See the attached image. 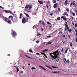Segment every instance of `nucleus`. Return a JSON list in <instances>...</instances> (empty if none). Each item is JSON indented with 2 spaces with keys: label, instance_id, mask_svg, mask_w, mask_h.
<instances>
[{
  "label": "nucleus",
  "instance_id": "obj_27",
  "mask_svg": "<svg viewBox=\"0 0 77 77\" xmlns=\"http://www.w3.org/2000/svg\"><path fill=\"white\" fill-rule=\"evenodd\" d=\"M72 15L74 17H75V14L74 13H72Z\"/></svg>",
  "mask_w": 77,
  "mask_h": 77
},
{
  "label": "nucleus",
  "instance_id": "obj_50",
  "mask_svg": "<svg viewBox=\"0 0 77 77\" xmlns=\"http://www.w3.org/2000/svg\"><path fill=\"white\" fill-rule=\"evenodd\" d=\"M65 36H66V35H63V38H65Z\"/></svg>",
  "mask_w": 77,
  "mask_h": 77
},
{
  "label": "nucleus",
  "instance_id": "obj_22",
  "mask_svg": "<svg viewBox=\"0 0 77 77\" xmlns=\"http://www.w3.org/2000/svg\"><path fill=\"white\" fill-rule=\"evenodd\" d=\"M25 56H26V57H28L29 59H32V58L28 56L27 55H25Z\"/></svg>",
  "mask_w": 77,
  "mask_h": 77
},
{
  "label": "nucleus",
  "instance_id": "obj_13",
  "mask_svg": "<svg viewBox=\"0 0 77 77\" xmlns=\"http://www.w3.org/2000/svg\"><path fill=\"white\" fill-rule=\"evenodd\" d=\"M8 23L9 24H11L12 23H11V21L9 20L8 21Z\"/></svg>",
  "mask_w": 77,
  "mask_h": 77
},
{
  "label": "nucleus",
  "instance_id": "obj_53",
  "mask_svg": "<svg viewBox=\"0 0 77 77\" xmlns=\"http://www.w3.org/2000/svg\"><path fill=\"white\" fill-rule=\"evenodd\" d=\"M42 24H43V25H45V23H44V22H42Z\"/></svg>",
  "mask_w": 77,
  "mask_h": 77
},
{
  "label": "nucleus",
  "instance_id": "obj_3",
  "mask_svg": "<svg viewBox=\"0 0 77 77\" xmlns=\"http://www.w3.org/2000/svg\"><path fill=\"white\" fill-rule=\"evenodd\" d=\"M5 12L6 13V14H8V13H9L11 14H13V13L12 12V11H9L8 10H5Z\"/></svg>",
  "mask_w": 77,
  "mask_h": 77
},
{
  "label": "nucleus",
  "instance_id": "obj_16",
  "mask_svg": "<svg viewBox=\"0 0 77 77\" xmlns=\"http://www.w3.org/2000/svg\"><path fill=\"white\" fill-rule=\"evenodd\" d=\"M52 72L53 73H59V72H60V71L53 72L52 71Z\"/></svg>",
  "mask_w": 77,
  "mask_h": 77
},
{
  "label": "nucleus",
  "instance_id": "obj_32",
  "mask_svg": "<svg viewBox=\"0 0 77 77\" xmlns=\"http://www.w3.org/2000/svg\"><path fill=\"white\" fill-rule=\"evenodd\" d=\"M68 48H67L66 50H65V53H67V51H68Z\"/></svg>",
  "mask_w": 77,
  "mask_h": 77
},
{
  "label": "nucleus",
  "instance_id": "obj_2",
  "mask_svg": "<svg viewBox=\"0 0 77 77\" xmlns=\"http://www.w3.org/2000/svg\"><path fill=\"white\" fill-rule=\"evenodd\" d=\"M28 22V18H27V20H26V19L24 18H23L22 20V23L23 24H24V23H26V22Z\"/></svg>",
  "mask_w": 77,
  "mask_h": 77
},
{
  "label": "nucleus",
  "instance_id": "obj_18",
  "mask_svg": "<svg viewBox=\"0 0 77 77\" xmlns=\"http://www.w3.org/2000/svg\"><path fill=\"white\" fill-rule=\"evenodd\" d=\"M33 29H35V28H36L37 27V25H35L34 26H33Z\"/></svg>",
  "mask_w": 77,
  "mask_h": 77
},
{
  "label": "nucleus",
  "instance_id": "obj_12",
  "mask_svg": "<svg viewBox=\"0 0 77 77\" xmlns=\"http://www.w3.org/2000/svg\"><path fill=\"white\" fill-rule=\"evenodd\" d=\"M29 5H26L25 7V9H28V8H29Z\"/></svg>",
  "mask_w": 77,
  "mask_h": 77
},
{
  "label": "nucleus",
  "instance_id": "obj_24",
  "mask_svg": "<svg viewBox=\"0 0 77 77\" xmlns=\"http://www.w3.org/2000/svg\"><path fill=\"white\" fill-rule=\"evenodd\" d=\"M5 21H6V22H8V18L6 17H5Z\"/></svg>",
  "mask_w": 77,
  "mask_h": 77
},
{
  "label": "nucleus",
  "instance_id": "obj_15",
  "mask_svg": "<svg viewBox=\"0 0 77 77\" xmlns=\"http://www.w3.org/2000/svg\"><path fill=\"white\" fill-rule=\"evenodd\" d=\"M38 2L40 4H43V2L42 1H40L39 0L38 1Z\"/></svg>",
  "mask_w": 77,
  "mask_h": 77
},
{
  "label": "nucleus",
  "instance_id": "obj_6",
  "mask_svg": "<svg viewBox=\"0 0 77 77\" xmlns=\"http://www.w3.org/2000/svg\"><path fill=\"white\" fill-rule=\"evenodd\" d=\"M14 23H15V22H17L18 21V18L17 17H16L15 19L13 20Z\"/></svg>",
  "mask_w": 77,
  "mask_h": 77
},
{
  "label": "nucleus",
  "instance_id": "obj_64",
  "mask_svg": "<svg viewBox=\"0 0 77 77\" xmlns=\"http://www.w3.org/2000/svg\"><path fill=\"white\" fill-rule=\"evenodd\" d=\"M75 35H76V36H77V33H76Z\"/></svg>",
  "mask_w": 77,
  "mask_h": 77
},
{
  "label": "nucleus",
  "instance_id": "obj_28",
  "mask_svg": "<svg viewBox=\"0 0 77 77\" xmlns=\"http://www.w3.org/2000/svg\"><path fill=\"white\" fill-rule=\"evenodd\" d=\"M51 37V35H49L47 36V38H50Z\"/></svg>",
  "mask_w": 77,
  "mask_h": 77
},
{
  "label": "nucleus",
  "instance_id": "obj_11",
  "mask_svg": "<svg viewBox=\"0 0 77 77\" xmlns=\"http://www.w3.org/2000/svg\"><path fill=\"white\" fill-rule=\"evenodd\" d=\"M9 18H11V20H13V16H10L8 19H9Z\"/></svg>",
  "mask_w": 77,
  "mask_h": 77
},
{
  "label": "nucleus",
  "instance_id": "obj_48",
  "mask_svg": "<svg viewBox=\"0 0 77 77\" xmlns=\"http://www.w3.org/2000/svg\"><path fill=\"white\" fill-rule=\"evenodd\" d=\"M36 43H37V44H38V43H39V41H36Z\"/></svg>",
  "mask_w": 77,
  "mask_h": 77
},
{
  "label": "nucleus",
  "instance_id": "obj_49",
  "mask_svg": "<svg viewBox=\"0 0 77 77\" xmlns=\"http://www.w3.org/2000/svg\"><path fill=\"white\" fill-rule=\"evenodd\" d=\"M66 11H67V12H69V9L67 8L66 9Z\"/></svg>",
  "mask_w": 77,
  "mask_h": 77
},
{
  "label": "nucleus",
  "instance_id": "obj_26",
  "mask_svg": "<svg viewBox=\"0 0 77 77\" xmlns=\"http://www.w3.org/2000/svg\"><path fill=\"white\" fill-rule=\"evenodd\" d=\"M21 16H22V13H21L20 14V18L21 19Z\"/></svg>",
  "mask_w": 77,
  "mask_h": 77
},
{
  "label": "nucleus",
  "instance_id": "obj_8",
  "mask_svg": "<svg viewBox=\"0 0 77 77\" xmlns=\"http://www.w3.org/2000/svg\"><path fill=\"white\" fill-rule=\"evenodd\" d=\"M57 4L55 3L54 5V8H57Z\"/></svg>",
  "mask_w": 77,
  "mask_h": 77
},
{
  "label": "nucleus",
  "instance_id": "obj_10",
  "mask_svg": "<svg viewBox=\"0 0 77 77\" xmlns=\"http://www.w3.org/2000/svg\"><path fill=\"white\" fill-rule=\"evenodd\" d=\"M64 5H66V6L67 5H68V0H66L65 1V3H64Z\"/></svg>",
  "mask_w": 77,
  "mask_h": 77
},
{
  "label": "nucleus",
  "instance_id": "obj_31",
  "mask_svg": "<svg viewBox=\"0 0 77 77\" xmlns=\"http://www.w3.org/2000/svg\"><path fill=\"white\" fill-rule=\"evenodd\" d=\"M66 58H64L63 59V60H64V62L65 63V62H66Z\"/></svg>",
  "mask_w": 77,
  "mask_h": 77
},
{
  "label": "nucleus",
  "instance_id": "obj_61",
  "mask_svg": "<svg viewBox=\"0 0 77 77\" xmlns=\"http://www.w3.org/2000/svg\"><path fill=\"white\" fill-rule=\"evenodd\" d=\"M36 54H37V55H39V53H37Z\"/></svg>",
  "mask_w": 77,
  "mask_h": 77
},
{
  "label": "nucleus",
  "instance_id": "obj_56",
  "mask_svg": "<svg viewBox=\"0 0 77 77\" xmlns=\"http://www.w3.org/2000/svg\"><path fill=\"white\" fill-rule=\"evenodd\" d=\"M72 24L73 26H74V23L73 22H72Z\"/></svg>",
  "mask_w": 77,
  "mask_h": 77
},
{
  "label": "nucleus",
  "instance_id": "obj_54",
  "mask_svg": "<svg viewBox=\"0 0 77 77\" xmlns=\"http://www.w3.org/2000/svg\"><path fill=\"white\" fill-rule=\"evenodd\" d=\"M75 27H77V24H75Z\"/></svg>",
  "mask_w": 77,
  "mask_h": 77
},
{
  "label": "nucleus",
  "instance_id": "obj_30",
  "mask_svg": "<svg viewBox=\"0 0 77 77\" xmlns=\"http://www.w3.org/2000/svg\"><path fill=\"white\" fill-rule=\"evenodd\" d=\"M68 25H67L66 27H67V29L68 30V31H69V27L68 26Z\"/></svg>",
  "mask_w": 77,
  "mask_h": 77
},
{
  "label": "nucleus",
  "instance_id": "obj_47",
  "mask_svg": "<svg viewBox=\"0 0 77 77\" xmlns=\"http://www.w3.org/2000/svg\"><path fill=\"white\" fill-rule=\"evenodd\" d=\"M65 31H66V32H67V31L66 30V27H65Z\"/></svg>",
  "mask_w": 77,
  "mask_h": 77
},
{
  "label": "nucleus",
  "instance_id": "obj_33",
  "mask_svg": "<svg viewBox=\"0 0 77 77\" xmlns=\"http://www.w3.org/2000/svg\"><path fill=\"white\" fill-rule=\"evenodd\" d=\"M57 19L59 21V20H60V17H58L57 18Z\"/></svg>",
  "mask_w": 77,
  "mask_h": 77
},
{
  "label": "nucleus",
  "instance_id": "obj_46",
  "mask_svg": "<svg viewBox=\"0 0 77 77\" xmlns=\"http://www.w3.org/2000/svg\"><path fill=\"white\" fill-rule=\"evenodd\" d=\"M70 46H72V43L71 42L70 44Z\"/></svg>",
  "mask_w": 77,
  "mask_h": 77
},
{
  "label": "nucleus",
  "instance_id": "obj_9",
  "mask_svg": "<svg viewBox=\"0 0 77 77\" xmlns=\"http://www.w3.org/2000/svg\"><path fill=\"white\" fill-rule=\"evenodd\" d=\"M45 66H46V67H47V68H49V69H51L52 70L53 69L51 67L48 66H47V65H45Z\"/></svg>",
  "mask_w": 77,
  "mask_h": 77
},
{
  "label": "nucleus",
  "instance_id": "obj_7",
  "mask_svg": "<svg viewBox=\"0 0 77 77\" xmlns=\"http://www.w3.org/2000/svg\"><path fill=\"white\" fill-rule=\"evenodd\" d=\"M52 53H50V56H51V57H52L51 58L52 59L53 58H54V59H56V57H54V56H53V55H52Z\"/></svg>",
  "mask_w": 77,
  "mask_h": 77
},
{
  "label": "nucleus",
  "instance_id": "obj_38",
  "mask_svg": "<svg viewBox=\"0 0 77 77\" xmlns=\"http://www.w3.org/2000/svg\"><path fill=\"white\" fill-rule=\"evenodd\" d=\"M31 69H36V68L35 67H32L31 68Z\"/></svg>",
  "mask_w": 77,
  "mask_h": 77
},
{
  "label": "nucleus",
  "instance_id": "obj_57",
  "mask_svg": "<svg viewBox=\"0 0 77 77\" xmlns=\"http://www.w3.org/2000/svg\"><path fill=\"white\" fill-rule=\"evenodd\" d=\"M75 31L76 32V33H77V29H75Z\"/></svg>",
  "mask_w": 77,
  "mask_h": 77
},
{
  "label": "nucleus",
  "instance_id": "obj_55",
  "mask_svg": "<svg viewBox=\"0 0 77 77\" xmlns=\"http://www.w3.org/2000/svg\"><path fill=\"white\" fill-rule=\"evenodd\" d=\"M0 8H2V9H3V8L2 6H0Z\"/></svg>",
  "mask_w": 77,
  "mask_h": 77
},
{
  "label": "nucleus",
  "instance_id": "obj_19",
  "mask_svg": "<svg viewBox=\"0 0 77 77\" xmlns=\"http://www.w3.org/2000/svg\"><path fill=\"white\" fill-rule=\"evenodd\" d=\"M40 67H41V68H42L43 69H44L45 70H46V69H45V68H44V67H42V66H40Z\"/></svg>",
  "mask_w": 77,
  "mask_h": 77
},
{
  "label": "nucleus",
  "instance_id": "obj_51",
  "mask_svg": "<svg viewBox=\"0 0 77 77\" xmlns=\"http://www.w3.org/2000/svg\"><path fill=\"white\" fill-rule=\"evenodd\" d=\"M68 36L69 38H70V39H71V37H70L69 35H68Z\"/></svg>",
  "mask_w": 77,
  "mask_h": 77
},
{
  "label": "nucleus",
  "instance_id": "obj_58",
  "mask_svg": "<svg viewBox=\"0 0 77 77\" xmlns=\"http://www.w3.org/2000/svg\"><path fill=\"white\" fill-rule=\"evenodd\" d=\"M51 15V16H53V13H51L50 14Z\"/></svg>",
  "mask_w": 77,
  "mask_h": 77
},
{
  "label": "nucleus",
  "instance_id": "obj_36",
  "mask_svg": "<svg viewBox=\"0 0 77 77\" xmlns=\"http://www.w3.org/2000/svg\"><path fill=\"white\" fill-rule=\"evenodd\" d=\"M66 62H68V63H69V60H66Z\"/></svg>",
  "mask_w": 77,
  "mask_h": 77
},
{
  "label": "nucleus",
  "instance_id": "obj_62",
  "mask_svg": "<svg viewBox=\"0 0 77 77\" xmlns=\"http://www.w3.org/2000/svg\"><path fill=\"white\" fill-rule=\"evenodd\" d=\"M76 42H77V38H76Z\"/></svg>",
  "mask_w": 77,
  "mask_h": 77
},
{
  "label": "nucleus",
  "instance_id": "obj_59",
  "mask_svg": "<svg viewBox=\"0 0 77 77\" xmlns=\"http://www.w3.org/2000/svg\"><path fill=\"white\" fill-rule=\"evenodd\" d=\"M36 28V30H38V29L37 27Z\"/></svg>",
  "mask_w": 77,
  "mask_h": 77
},
{
  "label": "nucleus",
  "instance_id": "obj_63",
  "mask_svg": "<svg viewBox=\"0 0 77 77\" xmlns=\"http://www.w3.org/2000/svg\"><path fill=\"white\" fill-rule=\"evenodd\" d=\"M73 6H75V3H74L73 4Z\"/></svg>",
  "mask_w": 77,
  "mask_h": 77
},
{
  "label": "nucleus",
  "instance_id": "obj_20",
  "mask_svg": "<svg viewBox=\"0 0 77 77\" xmlns=\"http://www.w3.org/2000/svg\"><path fill=\"white\" fill-rule=\"evenodd\" d=\"M52 68H58V67L54 66H52Z\"/></svg>",
  "mask_w": 77,
  "mask_h": 77
},
{
  "label": "nucleus",
  "instance_id": "obj_45",
  "mask_svg": "<svg viewBox=\"0 0 77 77\" xmlns=\"http://www.w3.org/2000/svg\"><path fill=\"white\" fill-rule=\"evenodd\" d=\"M48 5H46V6H47V8H48H48H49L48 6Z\"/></svg>",
  "mask_w": 77,
  "mask_h": 77
},
{
  "label": "nucleus",
  "instance_id": "obj_60",
  "mask_svg": "<svg viewBox=\"0 0 77 77\" xmlns=\"http://www.w3.org/2000/svg\"><path fill=\"white\" fill-rule=\"evenodd\" d=\"M73 4V2H72V3H71L70 5H71V6H72V5Z\"/></svg>",
  "mask_w": 77,
  "mask_h": 77
},
{
  "label": "nucleus",
  "instance_id": "obj_39",
  "mask_svg": "<svg viewBox=\"0 0 77 77\" xmlns=\"http://www.w3.org/2000/svg\"><path fill=\"white\" fill-rule=\"evenodd\" d=\"M52 42H48V44H52Z\"/></svg>",
  "mask_w": 77,
  "mask_h": 77
},
{
  "label": "nucleus",
  "instance_id": "obj_34",
  "mask_svg": "<svg viewBox=\"0 0 77 77\" xmlns=\"http://www.w3.org/2000/svg\"><path fill=\"white\" fill-rule=\"evenodd\" d=\"M58 12H61V11H60V8H58Z\"/></svg>",
  "mask_w": 77,
  "mask_h": 77
},
{
  "label": "nucleus",
  "instance_id": "obj_35",
  "mask_svg": "<svg viewBox=\"0 0 77 77\" xmlns=\"http://www.w3.org/2000/svg\"><path fill=\"white\" fill-rule=\"evenodd\" d=\"M69 32H71L72 31V29H70L69 30Z\"/></svg>",
  "mask_w": 77,
  "mask_h": 77
},
{
  "label": "nucleus",
  "instance_id": "obj_25",
  "mask_svg": "<svg viewBox=\"0 0 77 77\" xmlns=\"http://www.w3.org/2000/svg\"><path fill=\"white\" fill-rule=\"evenodd\" d=\"M2 15H3L2 14H1V15H0V17L1 18H2V19H3V18H3V16H2Z\"/></svg>",
  "mask_w": 77,
  "mask_h": 77
},
{
  "label": "nucleus",
  "instance_id": "obj_4",
  "mask_svg": "<svg viewBox=\"0 0 77 77\" xmlns=\"http://www.w3.org/2000/svg\"><path fill=\"white\" fill-rule=\"evenodd\" d=\"M11 34L13 37L16 36H17V34L16 33V32L15 31L12 32H11Z\"/></svg>",
  "mask_w": 77,
  "mask_h": 77
},
{
  "label": "nucleus",
  "instance_id": "obj_14",
  "mask_svg": "<svg viewBox=\"0 0 77 77\" xmlns=\"http://www.w3.org/2000/svg\"><path fill=\"white\" fill-rule=\"evenodd\" d=\"M29 9H32V5H29Z\"/></svg>",
  "mask_w": 77,
  "mask_h": 77
},
{
  "label": "nucleus",
  "instance_id": "obj_23",
  "mask_svg": "<svg viewBox=\"0 0 77 77\" xmlns=\"http://www.w3.org/2000/svg\"><path fill=\"white\" fill-rule=\"evenodd\" d=\"M63 33L62 31H60L58 33V34H62Z\"/></svg>",
  "mask_w": 77,
  "mask_h": 77
},
{
  "label": "nucleus",
  "instance_id": "obj_37",
  "mask_svg": "<svg viewBox=\"0 0 77 77\" xmlns=\"http://www.w3.org/2000/svg\"><path fill=\"white\" fill-rule=\"evenodd\" d=\"M63 19L65 20V21H66L67 20H66V18H65V17H64Z\"/></svg>",
  "mask_w": 77,
  "mask_h": 77
},
{
  "label": "nucleus",
  "instance_id": "obj_29",
  "mask_svg": "<svg viewBox=\"0 0 77 77\" xmlns=\"http://www.w3.org/2000/svg\"><path fill=\"white\" fill-rule=\"evenodd\" d=\"M53 2L54 3H56V1L55 0H53Z\"/></svg>",
  "mask_w": 77,
  "mask_h": 77
},
{
  "label": "nucleus",
  "instance_id": "obj_44",
  "mask_svg": "<svg viewBox=\"0 0 77 77\" xmlns=\"http://www.w3.org/2000/svg\"><path fill=\"white\" fill-rule=\"evenodd\" d=\"M41 34L38 33V34L37 35V36H40V35H41Z\"/></svg>",
  "mask_w": 77,
  "mask_h": 77
},
{
  "label": "nucleus",
  "instance_id": "obj_21",
  "mask_svg": "<svg viewBox=\"0 0 77 77\" xmlns=\"http://www.w3.org/2000/svg\"><path fill=\"white\" fill-rule=\"evenodd\" d=\"M29 51L30 52V53H33L32 49H29Z\"/></svg>",
  "mask_w": 77,
  "mask_h": 77
},
{
  "label": "nucleus",
  "instance_id": "obj_5",
  "mask_svg": "<svg viewBox=\"0 0 77 77\" xmlns=\"http://www.w3.org/2000/svg\"><path fill=\"white\" fill-rule=\"evenodd\" d=\"M48 50L47 49H45V50L42 51V52L41 54H44V55H45V53H44V52H45V51H47Z\"/></svg>",
  "mask_w": 77,
  "mask_h": 77
},
{
  "label": "nucleus",
  "instance_id": "obj_17",
  "mask_svg": "<svg viewBox=\"0 0 77 77\" xmlns=\"http://www.w3.org/2000/svg\"><path fill=\"white\" fill-rule=\"evenodd\" d=\"M24 14L25 15H26L27 17H29V15H28V14H27V13H25Z\"/></svg>",
  "mask_w": 77,
  "mask_h": 77
},
{
  "label": "nucleus",
  "instance_id": "obj_1",
  "mask_svg": "<svg viewBox=\"0 0 77 77\" xmlns=\"http://www.w3.org/2000/svg\"><path fill=\"white\" fill-rule=\"evenodd\" d=\"M53 54L54 55L55 57H56V59L57 58L58 56L59 55V52L58 51H56L53 52Z\"/></svg>",
  "mask_w": 77,
  "mask_h": 77
},
{
  "label": "nucleus",
  "instance_id": "obj_40",
  "mask_svg": "<svg viewBox=\"0 0 77 77\" xmlns=\"http://www.w3.org/2000/svg\"><path fill=\"white\" fill-rule=\"evenodd\" d=\"M17 72H18V71H19V69H18V68L17 67Z\"/></svg>",
  "mask_w": 77,
  "mask_h": 77
},
{
  "label": "nucleus",
  "instance_id": "obj_43",
  "mask_svg": "<svg viewBox=\"0 0 77 77\" xmlns=\"http://www.w3.org/2000/svg\"><path fill=\"white\" fill-rule=\"evenodd\" d=\"M2 17H3V20L4 21H5V17H4V16H2Z\"/></svg>",
  "mask_w": 77,
  "mask_h": 77
},
{
  "label": "nucleus",
  "instance_id": "obj_41",
  "mask_svg": "<svg viewBox=\"0 0 77 77\" xmlns=\"http://www.w3.org/2000/svg\"><path fill=\"white\" fill-rule=\"evenodd\" d=\"M65 15H66V16H67V17H68V14H67V13H65Z\"/></svg>",
  "mask_w": 77,
  "mask_h": 77
},
{
  "label": "nucleus",
  "instance_id": "obj_52",
  "mask_svg": "<svg viewBox=\"0 0 77 77\" xmlns=\"http://www.w3.org/2000/svg\"><path fill=\"white\" fill-rule=\"evenodd\" d=\"M63 48H62L61 50V52H63Z\"/></svg>",
  "mask_w": 77,
  "mask_h": 77
},
{
  "label": "nucleus",
  "instance_id": "obj_42",
  "mask_svg": "<svg viewBox=\"0 0 77 77\" xmlns=\"http://www.w3.org/2000/svg\"><path fill=\"white\" fill-rule=\"evenodd\" d=\"M47 24H51V23H50L49 22H47Z\"/></svg>",
  "mask_w": 77,
  "mask_h": 77
}]
</instances>
